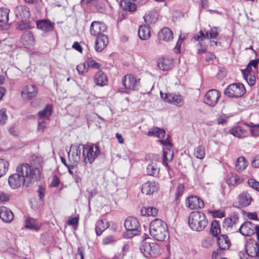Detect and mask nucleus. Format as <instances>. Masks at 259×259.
<instances>
[{
    "instance_id": "nucleus-15",
    "label": "nucleus",
    "mask_w": 259,
    "mask_h": 259,
    "mask_svg": "<svg viewBox=\"0 0 259 259\" xmlns=\"http://www.w3.org/2000/svg\"><path fill=\"white\" fill-rule=\"evenodd\" d=\"M186 206L191 209H201L204 206L203 201L196 196H190L187 198Z\"/></svg>"
},
{
    "instance_id": "nucleus-52",
    "label": "nucleus",
    "mask_w": 259,
    "mask_h": 259,
    "mask_svg": "<svg viewBox=\"0 0 259 259\" xmlns=\"http://www.w3.org/2000/svg\"><path fill=\"white\" fill-rule=\"evenodd\" d=\"M76 69L77 70L79 74H82L88 70V67H86L85 63H82L77 65Z\"/></svg>"
},
{
    "instance_id": "nucleus-46",
    "label": "nucleus",
    "mask_w": 259,
    "mask_h": 259,
    "mask_svg": "<svg viewBox=\"0 0 259 259\" xmlns=\"http://www.w3.org/2000/svg\"><path fill=\"white\" fill-rule=\"evenodd\" d=\"M9 163L8 161L3 159H0V178L2 177L8 168Z\"/></svg>"
},
{
    "instance_id": "nucleus-20",
    "label": "nucleus",
    "mask_w": 259,
    "mask_h": 259,
    "mask_svg": "<svg viewBox=\"0 0 259 259\" xmlns=\"http://www.w3.org/2000/svg\"><path fill=\"white\" fill-rule=\"evenodd\" d=\"M251 69V67L247 66L245 69L242 71L244 79L250 86L254 85L256 81L254 73Z\"/></svg>"
},
{
    "instance_id": "nucleus-59",
    "label": "nucleus",
    "mask_w": 259,
    "mask_h": 259,
    "mask_svg": "<svg viewBox=\"0 0 259 259\" xmlns=\"http://www.w3.org/2000/svg\"><path fill=\"white\" fill-rule=\"evenodd\" d=\"M84 257V249L82 247H79L78 248V253L76 255V258L79 259H83Z\"/></svg>"
},
{
    "instance_id": "nucleus-62",
    "label": "nucleus",
    "mask_w": 259,
    "mask_h": 259,
    "mask_svg": "<svg viewBox=\"0 0 259 259\" xmlns=\"http://www.w3.org/2000/svg\"><path fill=\"white\" fill-rule=\"evenodd\" d=\"M72 174L73 175H71L72 176V177L76 183H78L81 181V176L82 175H80V174H79V173L77 174L74 173V172L72 173Z\"/></svg>"
},
{
    "instance_id": "nucleus-4",
    "label": "nucleus",
    "mask_w": 259,
    "mask_h": 259,
    "mask_svg": "<svg viewBox=\"0 0 259 259\" xmlns=\"http://www.w3.org/2000/svg\"><path fill=\"white\" fill-rule=\"evenodd\" d=\"M83 161L85 164H92L100 154L99 147L93 144L81 145Z\"/></svg>"
},
{
    "instance_id": "nucleus-39",
    "label": "nucleus",
    "mask_w": 259,
    "mask_h": 259,
    "mask_svg": "<svg viewBox=\"0 0 259 259\" xmlns=\"http://www.w3.org/2000/svg\"><path fill=\"white\" fill-rule=\"evenodd\" d=\"M120 6L123 10L130 12H134L137 8L136 5L130 0H122L120 2Z\"/></svg>"
},
{
    "instance_id": "nucleus-6",
    "label": "nucleus",
    "mask_w": 259,
    "mask_h": 259,
    "mask_svg": "<svg viewBox=\"0 0 259 259\" xmlns=\"http://www.w3.org/2000/svg\"><path fill=\"white\" fill-rule=\"evenodd\" d=\"M122 83L124 88H120L118 92L128 93V90L138 91L140 88V78L132 74L124 76L122 79Z\"/></svg>"
},
{
    "instance_id": "nucleus-44",
    "label": "nucleus",
    "mask_w": 259,
    "mask_h": 259,
    "mask_svg": "<svg viewBox=\"0 0 259 259\" xmlns=\"http://www.w3.org/2000/svg\"><path fill=\"white\" fill-rule=\"evenodd\" d=\"M210 232L213 236H217L221 232V229L219 222L213 220L211 223Z\"/></svg>"
},
{
    "instance_id": "nucleus-17",
    "label": "nucleus",
    "mask_w": 259,
    "mask_h": 259,
    "mask_svg": "<svg viewBox=\"0 0 259 259\" xmlns=\"http://www.w3.org/2000/svg\"><path fill=\"white\" fill-rule=\"evenodd\" d=\"M107 29L106 25L100 21H93L90 27V33L93 36H99L104 34Z\"/></svg>"
},
{
    "instance_id": "nucleus-30",
    "label": "nucleus",
    "mask_w": 259,
    "mask_h": 259,
    "mask_svg": "<svg viewBox=\"0 0 259 259\" xmlns=\"http://www.w3.org/2000/svg\"><path fill=\"white\" fill-rule=\"evenodd\" d=\"M109 226V223L106 220H101L98 221L95 228L97 235H101L102 232L107 229Z\"/></svg>"
},
{
    "instance_id": "nucleus-55",
    "label": "nucleus",
    "mask_w": 259,
    "mask_h": 259,
    "mask_svg": "<svg viewBox=\"0 0 259 259\" xmlns=\"http://www.w3.org/2000/svg\"><path fill=\"white\" fill-rule=\"evenodd\" d=\"M47 120H38V126L37 130L39 132H42L46 126V121Z\"/></svg>"
},
{
    "instance_id": "nucleus-43",
    "label": "nucleus",
    "mask_w": 259,
    "mask_h": 259,
    "mask_svg": "<svg viewBox=\"0 0 259 259\" xmlns=\"http://www.w3.org/2000/svg\"><path fill=\"white\" fill-rule=\"evenodd\" d=\"M244 130L241 126H238L234 128H232L230 131V133L231 134L233 135L234 136L242 138L243 137V132Z\"/></svg>"
},
{
    "instance_id": "nucleus-8",
    "label": "nucleus",
    "mask_w": 259,
    "mask_h": 259,
    "mask_svg": "<svg viewBox=\"0 0 259 259\" xmlns=\"http://www.w3.org/2000/svg\"><path fill=\"white\" fill-rule=\"evenodd\" d=\"M238 255L240 259H259L258 243L255 241L248 242L245 251H240Z\"/></svg>"
},
{
    "instance_id": "nucleus-35",
    "label": "nucleus",
    "mask_w": 259,
    "mask_h": 259,
    "mask_svg": "<svg viewBox=\"0 0 259 259\" xmlns=\"http://www.w3.org/2000/svg\"><path fill=\"white\" fill-rule=\"evenodd\" d=\"M160 168L156 162H152L147 166V173L148 175L155 177L158 175Z\"/></svg>"
},
{
    "instance_id": "nucleus-7",
    "label": "nucleus",
    "mask_w": 259,
    "mask_h": 259,
    "mask_svg": "<svg viewBox=\"0 0 259 259\" xmlns=\"http://www.w3.org/2000/svg\"><path fill=\"white\" fill-rule=\"evenodd\" d=\"M124 227L126 231L123 234L125 238H132L137 235L140 232V223L138 220L134 217L127 218L124 222Z\"/></svg>"
},
{
    "instance_id": "nucleus-36",
    "label": "nucleus",
    "mask_w": 259,
    "mask_h": 259,
    "mask_svg": "<svg viewBox=\"0 0 259 259\" xmlns=\"http://www.w3.org/2000/svg\"><path fill=\"white\" fill-rule=\"evenodd\" d=\"M165 131L157 127H154L150 129L147 133L148 136H155L158 138H163L165 136Z\"/></svg>"
},
{
    "instance_id": "nucleus-29",
    "label": "nucleus",
    "mask_w": 259,
    "mask_h": 259,
    "mask_svg": "<svg viewBox=\"0 0 259 259\" xmlns=\"http://www.w3.org/2000/svg\"><path fill=\"white\" fill-rule=\"evenodd\" d=\"M252 200L251 196L246 192H243L238 196V202L242 207L249 205Z\"/></svg>"
},
{
    "instance_id": "nucleus-40",
    "label": "nucleus",
    "mask_w": 259,
    "mask_h": 259,
    "mask_svg": "<svg viewBox=\"0 0 259 259\" xmlns=\"http://www.w3.org/2000/svg\"><path fill=\"white\" fill-rule=\"evenodd\" d=\"M39 225L36 220L27 218L25 221V227L27 229L37 230L39 228Z\"/></svg>"
},
{
    "instance_id": "nucleus-58",
    "label": "nucleus",
    "mask_w": 259,
    "mask_h": 259,
    "mask_svg": "<svg viewBox=\"0 0 259 259\" xmlns=\"http://www.w3.org/2000/svg\"><path fill=\"white\" fill-rule=\"evenodd\" d=\"M198 47H199L197 49V53L198 54L204 53L206 51V47L204 46H202L200 42H199L197 44Z\"/></svg>"
},
{
    "instance_id": "nucleus-11",
    "label": "nucleus",
    "mask_w": 259,
    "mask_h": 259,
    "mask_svg": "<svg viewBox=\"0 0 259 259\" xmlns=\"http://www.w3.org/2000/svg\"><path fill=\"white\" fill-rule=\"evenodd\" d=\"M160 96L164 101L178 106H182L184 102L182 97L175 94H164L160 92Z\"/></svg>"
},
{
    "instance_id": "nucleus-47",
    "label": "nucleus",
    "mask_w": 259,
    "mask_h": 259,
    "mask_svg": "<svg viewBox=\"0 0 259 259\" xmlns=\"http://www.w3.org/2000/svg\"><path fill=\"white\" fill-rule=\"evenodd\" d=\"M31 28V25L28 20L26 21H21V22L18 24L17 28L18 29L23 30L26 29H30Z\"/></svg>"
},
{
    "instance_id": "nucleus-16",
    "label": "nucleus",
    "mask_w": 259,
    "mask_h": 259,
    "mask_svg": "<svg viewBox=\"0 0 259 259\" xmlns=\"http://www.w3.org/2000/svg\"><path fill=\"white\" fill-rule=\"evenodd\" d=\"M38 93V90L34 85H26L21 92L22 98L24 100H30L35 97Z\"/></svg>"
},
{
    "instance_id": "nucleus-23",
    "label": "nucleus",
    "mask_w": 259,
    "mask_h": 259,
    "mask_svg": "<svg viewBox=\"0 0 259 259\" xmlns=\"http://www.w3.org/2000/svg\"><path fill=\"white\" fill-rule=\"evenodd\" d=\"M0 218L4 222L10 223L14 219L13 212L5 206L0 207Z\"/></svg>"
},
{
    "instance_id": "nucleus-64",
    "label": "nucleus",
    "mask_w": 259,
    "mask_h": 259,
    "mask_svg": "<svg viewBox=\"0 0 259 259\" xmlns=\"http://www.w3.org/2000/svg\"><path fill=\"white\" fill-rule=\"evenodd\" d=\"M59 179L56 176H55L52 181L50 186L56 187L59 185Z\"/></svg>"
},
{
    "instance_id": "nucleus-27",
    "label": "nucleus",
    "mask_w": 259,
    "mask_h": 259,
    "mask_svg": "<svg viewBox=\"0 0 259 259\" xmlns=\"http://www.w3.org/2000/svg\"><path fill=\"white\" fill-rule=\"evenodd\" d=\"M158 37L160 40L169 41L173 39V33L168 28L164 27L159 32Z\"/></svg>"
},
{
    "instance_id": "nucleus-56",
    "label": "nucleus",
    "mask_w": 259,
    "mask_h": 259,
    "mask_svg": "<svg viewBox=\"0 0 259 259\" xmlns=\"http://www.w3.org/2000/svg\"><path fill=\"white\" fill-rule=\"evenodd\" d=\"M184 190V187L182 184H179L177 188V197L178 198L182 195Z\"/></svg>"
},
{
    "instance_id": "nucleus-24",
    "label": "nucleus",
    "mask_w": 259,
    "mask_h": 259,
    "mask_svg": "<svg viewBox=\"0 0 259 259\" xmlns=\"http://www.w3.org/2000/svg\"><path fill=\"white\" fill-rule=\"evenodd\" d=\"M108 43L107 36L105 34L97 36L95 41V49L97 52H101Z\"/></svg>"
},
{
    "instance_id": "nucleus-13",
    "label": "nucleus",
    "mask_w": 259,
    "mask_h": 259,
    "mask_svg": "<svg viewBox=\"0 0 259 259\" xmlns=\"http://www.w3.org/2000/svg\"><path fill=\"white\" fill-rule=\"evenodd\" d=\"M220 98V94L216 90H210L205 94L204 103L211 107H214Z\"/></svg>"
},
{
    "instance_id": "nucleus-48",
    "label": "nucleus",
    "mask_w": 259,
    "mask_h": 259,
    "mask_svg": "<svg viewBox=\"0 0 259 259\" xmlns=\"http://www.w3.org/2000/svg\"><path fill=\"white\" fill-rule=\"evenodd\" d=\"M86 62L88 66V67L99 69L101 67V64L96 62L95 60H93L92 58H88Z\"/></svg>"
},
{
    "instance_id": "nucleus-22",
    "label": "nucleus",
    "mask_w": 259,
    "mask_h": 259,
    "mask_svg": "<svg viewBox=\"0 0 259 259\" xmlns=\"http://www.w3.org/2000/svg\"><path fill=\"white\" fill-rule=\"evenodd\" d=\"M238 223V217L237 215L225 218L223 222V227L227 230L234 231L236 230V225Z\"/></svg>"
},
{
    "instance_id": "nucleus-51",
    "label": "nucleus",
    "mask_w": 259,
    "mask_h": 259,
    "mask_svg": "<svg viewBox=\"0 0 259 259\" xmlns=\"http://www.w3.org/2000/svg\"><path fill=\"white\" fill-rule=\"evenodd\" d=\"M114 241L115 238L114 236L112 235H109L103 238L102 240V243L105 245L109 244L114 242Z\"/></svg>"
},
{
    "instance_id": "nucleus-1",
    "label": "nucleus",
    "mask_w": 259,
    "mask_h": 259,
    "mask_svg": "<svg viewBox=\"0 0 259 259\" xmlns=\"http://www.w3.org/2000/svg\"><path fill=\"white\" fill-rule=\"evenodd\" d=\"M16 172V174L11 175L8 179L10 186L14 189L22 185L29 187L38 181L40 177L39 169L28 163L19 164L17 167Z\"/></svg>"
},
{
    "instance_id": "nucleus-33",
    "label": "nucleus",
    "mask_w": 259,
    "mask_h": 259,
    "mask_svg": "<svg viewBox=\"0 0 259 259\" xmlns=\"http://www.w3.org/2000/svg\"><path fill=\"white\" fill-rule=\"evenodd\" d=\"M138 35L142 40L148 39L150 36L149 27L146 25H141L139 28Z\"/></svg>"
},
{
    "instance_id": "nucleus-18",
    "label": "nucleus",
    "mask_w": 259,
    "mask_h": 259,
    "mask_svg": "<svg viewBox=\"0 0 259 259\" xmlns=\"http://www.w3.org/2000/svg\"><path fill=\"white\" fill-rule=\"evenodd\" d=\"M16 17L21 21H26L30 17V12L28 7L25 6H18L15 9Z\"/></svg>"
},
{
    "instance_id": "nucleus-10",
    "label": "nucleus",
    "mask_w": 259,
    "mask_h": 259,
    "mask_svg": "<svg viewBox=\"0 0 259 259\" xmlns=\"http://www.w3.org/2000/svg\"><path fill=\"white\" fill-rule=\"evenodd\" d=\"M82 144H72L70 146V150L68 152L69 159L76 164L80 160L81 149L80 146Z\"/></svg>"
},
{
    "instance_id": "nucleus-42",
    "label": "nucleus",
    "mask_w": 259,
    "mask_h": 259,
    "mask_svg": "<svg viewBox=\"0 0 259 259\" xmlns=\"http://www.w3.org/2000/svg\"><path fill=\"white\" fill-rule=\"evenodd\" d=\"M9 9L6 8L0 9V22L6 23L9 20Z\"/></svg>"
},
{
    "instance_id": "nucleus-49",
    "label": "nucleus",
    "mask_w": 259,
    "mask_h": 259,
    "mask_svg": "<svg viewBox=\"0 0 259 259\" xmlns=\"http://www.w3.org/2000/svg\"><path fill=\"white\" fill-rule=\"evenodd\" d=\"M8 119L6 114V109L2 108L0 110V124L3 125L6 123Z\"/></svg>"
},
{
    "instance_id": "nucleus-21",
    "label": "nucleus",
    "mask_w": 259,
    "mask_h": 259,
    "mask_svg": "<svg viewBox=\"0 0 259 259\" xmlns=\"http://www.w3.org/2000/svg\"><path fill=\"white\" fill-rule=\"evenodd\" d=\"M159 188L158 184L156 182H147L142 187V192L146 195H150L156 191Z\"/></svg>"
},
{
    "instance_id": "nucleus-41",
    "label": "nucleus",
    "mask_w": 259,
    "mask_h": 259,
    "mask_svg": "<svg viewBox=\"0 0 259 259\" xmlns=\"http://www.w3.org/2000/svg\"><path fill=\"white\" fill-rule=\"evenodd\" d=\"M247 166V162L243 157H239L238 158L236 162L235 168L238 171H242Z\"/></svg>"
},
{
    "instance_id": "nucleus-38",
    "label": "nucleus",
    "mask_w": 259,
    "mask_h": 259,
    "mask_svg": "<svg viewBox=\"0 0 259 259\" xmlns=\"http://www.w3.org/2000/svg\"><path fill=\"white\" fill-rule=\"evenodd\" d=\"M158 212V209L154 207H144L141 209V214L143 216H155Z\"/></svg>"
},
{
    "instance_id": "nucleus-60",
    "label": "nucleus",
    "mask_w": 259,
    "mask_h": 259,
    "mask_svg": "<svg viewBox=\"0 0 259 259\" xmlns=\"http://www.w3.org/2000/svg\"><path fill=\"white\" fill-rule=\"evenodd\" d=\"M214 218H222L225 216L224 212L221 210H215L212 212Z\"/></svg>"
},
{
    "instance_id": "nucleus-57",
    "label": "nucleus",
    "mask_w": 259,
    "mask_h": 259,
    "mask_svg": "<svg viewBox=\"0 0 259 259\" xmlns=\"http://www.w3.org/2000/svg\"><path fill=\"white\" fill-rule=\"evenodd\" d=\"M159 142L161 144L165 146L166 147L165 148H168L169 149H171V145L167 138L165 140H159Z\"/></svg>"
},
{
    "instance_id": "nucleus-19",
    "label": "nucleus",
    "mask_w": 259,
    "mask_h": 259,
    "mask_svg": "<svg viewBox=\"0 0 259 259\" xmlns=\"http://www.w3.org/2000/svg\"><path fill=\"white\" fill-rule=\"evenodd\" d=\"M54 23L48 19H41L36 21V26L38 29L45 33L52 31L54 28Z\"/></svg>"
},
{
    "instance_id": "nucleus-25",
    "label": "nucleus",
    "mask_w": 259,
    "mask_h": 259,
    "mask_svg": "<svg viewBox=\"0 0 259 259\" xmlns=\"http://www.w3.org/2000/svg\"><path fill=\"white\" fill-rule=\"evenodd\" d=\"M253 224L249 221L245 222L239 228L240 233L243 236H250L254 234Z\"/></svg>"
},
{
    "instance_id": "nucleus-2",
    "label": "nucleus",
    "mask_w": 259,
    "mask_h": 259,
    "mask_svg": "<svg viewBox=\"0 0 259 259\" xmlns=\"http://www.w3.org/2000/svg\"><path fill=\"white\" fill-rule=\"evenodd\" d=\"M150 235L155 240L163 241L169 236V232L167 224L159 219L152 221L149 226Z\"/></svg>"
},
{
    "instance_id": "nucleus-3",
    "label": "nucleus",
    "mask_w": 259,
    "mask_h": 259,
    "mask_svg": "<svg viewBox=\"0 0 259 259\" xmlns=\"http://www.w3.org/2000/svg\"><path fill=\"white\" fill-rule=\"evenodd\" d=\"M188 223L190 228L200 232L207 226L208 222L205 214L200 211H192L189 215Z\"/></svg>"
},
{
    "instance_id": "nucleus-26",
    "label": "nucleus",
    "mask_w": 259,
    "mask_h": 259,
    "mask_svg": "<svg viewBox=\"0 0 259 259\" xmlns=\"http://www.w3.org/2000/svg\"><path fill=\"white\" fill-rule=\"evenodd\" d=\"M94 81L96 85L103 87L108 83V79L106 75L102 71L97 72L94 77Z\"/></svg>"
},
{
    "instance_id": "nucleus-5",
    "label": "nucleus",
    "mask_w": 259,
    "mask_h": 259,
    "mask_svg": "<svg viewBox=\"0 0 259 259\" xmlns=\"http://www.w3.org/2000/svg\"><path fill=\"white\" fill-rule=\"evenodd\" d=\"M150 239L143 240L141 243L140 249L145 257H155L161 253V249L156 243L149 242Z\"/></svg>"
},
{
    "instance_id": "nucleus-45",
    "label": "nucleus",
    "mask_w": 259,
    "mask_h": 259,
    "mask_svg": "<svg viewBox=\"0 0 259 259\" xmlns=\"http://www.w3.org/2000/svg\"><path fill=\"white\" fill-rule=\"evenodd\" d=\"M194 154L196 158L203 159L205 154L204 148L202 146L196 147L194 150Z\"/></svg>"
},
{
    "instance_id": "nucleus-28",
    "label": "nucleus",
    "mask_w": 259,
    "mask_h": 259,
    "mask_svg": "<svg viewBox=\"0 0 259 259\" xmlns=\"http://www.w3.org/2000/svg\"><path fill=\"white\" fill-rule=\"evenodd\" d=\"M172 60L169 58H162L158 61L157 66L162 71H167L173 66Z\"/></svg>"
},
{
    "instance_id": "nucleus-34",
    "label": "nucleus",
    "mask_w": 259,
    "mask_h": 259,
    "mask_svg": "<svg viewBox=\"0 0 259 259\" xmlns=\"http://www.w3.org/2000/svg\"><path fill=\"white\" fill-rule=\"evenodd\" d=\"M22 41L24 45L32 46L34 44L35 39L32 33L27 31L22 35Z\"/></svg>"
},
{
    "instance_id": "nucleus-9",
    "label": "nucleus",
    "mask_w": 259,
    "mask_h": 259,
    "mask_svg": "<svg viewBox=\"0 0 259 259\" xmlns=\"http://www.w3.org/2000/svg\"><path fill=\"white\" fill-rule=\"evenodd\" d=\"M246 93L243 84L239 83L229 85L224 91V94L229 97L239 98Z\"/></svg>"
},
{
    "instance_id": "nucleus-32",
    "label": "nucleus",
    "mask_w": 259,
    "mask_h": 259,
    "mask_svg": "<svg viewBox=\"0 0 259 259\" xmlns=\"http://www.w3.org/2000/svg\"><path fill=\"white\" fill-rule=\"evenodd\" d=\"M174 155V153L171 149L168 148L163 149V164L167 168V169L169 168L168 162L171 161L172 160Z\"/></svg>"
},
{
    "instance_id": "nucleus-50",
    "label": "nucleus",
    "mask_w": 259,
    "mask_h": 259,
    "mask_svg": "<svg viewBox=\"0 0 259 259\" xmlns=\"http://www.w3.org/2000/svg\"><path fill=\"white\" fill-rule=\"evenodd\" d=\"M248 184L252 188L259 191V182L255 181L253 179H250L248 180Z\"/></svg>"
},
{
    "instance_id": "nucleus-61",
    "label": "nucleus",
    "mask_w": 259,
    "mask_h": 259,
    "mask_svg": "<svg viewBox=\"0 0 259 259\" xmlns=\"http://www.w3.org/2000/svg\"><path fill=\"white\" fill-rule=\"evenodd\" d=\"M202 245L203 247L208 248L211 246V240L209 239H204L202 241Z\"/></svg>"
},
{
    "instance_id": "nucleus-31",
    "label": "nucleus",
    "mask_w": 259,
    "mask_h": 259,
    "mask_svg": "<svg viewBox=\"0 0 259 259\" xmlns=\"http://www.w3.org/2000/svg\"><path fill=\"white\" fill-rule=\"evenodd\" d=\"M52 114V107L50 105H47L45 108L38 112V120H49Z\"/></svg>"
},
{
    "instance_id": "nucleus-37",
    "label": "nucleus",
    "mask_w": 259,
    "mask_h": 259,
    "mask_svg": "<svg viewBox=\"0 0 259 259\" xmlns=\"http://www.w3.org/2000/svg\"><path fill=\"white\" fill-rule=\"evenodd\" d=\"M241 182V179L236 174H230L226 177V182L229 186H234Z\"/></svg>"
},
{
    "instance_id": "nucleus-54",
    "label": "nucleus",
    "mask_w": 259,
    "mask_h": 259,
    "mask_svg": "<svg viewBox=\"0 0 259 259\" xmlns=\"http://www.w3.org/2000/svg\"><path fill=\"white\" fill-rule=\"evenodd\" d=\"M184 39V37L183 38L182 36V35H180L179 36V38L177 42L176 47L175 48L176 53H180L181 46V45L183 42Z\"/></svg>"
},
{
    "instance_id": "nucleus-63",
    "label": "nucleus",
    "mask_w": 259,
    "mask_h": 259,
    "mask_svg": "<svg viewBox=\"0 0 259 259\" xmlns=\"http://www.w3.org/2000/svg\"><path fill=\"white\" fill-rule=\"evenodd\" d=\"M252 166L255 168H259V155L256 156L251 163Z\"/></svg>"
},
{
    "instance_id": "nucleus-53",
    "label": "nucleus",
    "mask_w": 259,
    "mask_h": 259,
    "mask_svg": "<svg viewBox=\"0 0 259 259\" xmlns=\"http://www.w3.org/2000/svg\"><path fill=\"white\" fill-rule=\"evenodd\" d=\"M250 132L252 137H259V123L256 124V126L253 127V128H250Z\"/></svg>"
},
{
    "instance_id": "nucleus-14",
    "label": "nucleus",
    "mask_w": 259,
    "mask_h": 259,
    "mask_svg": "<svg viewBox=\"0 0 259 259\" xmlns=\"http://www.w3.org/2000/svg\"><path fill=\"white\" fill-rule=\"evenodd\" d=\"M217 243L219 249L217 252H214L212 254V257L216 254H221L223 250L229 249L231 243L228 237L225 234L220 235L217 238Z\"/></svg>"
},
{
    "instance_id": "nucleus-12",
    "label": "nucleus",
    "mask_w": 259,
    "mask_h": 259,
    "mask_svg": "<svg viewBox=\"0 0 259 259\" xmlns=\"http://www.w3.org/2000/svg\"><path fill=\"white\" fill-rule=\"evenodd\" d=\"M218 27H212L210 28L209 32L207 31L204 33L203 31L200 30L198 33L195 34L194 38L197 41H202L205 39H210L216 38L219 33L218 32Z\"/></svg>"
}]
</instances>
